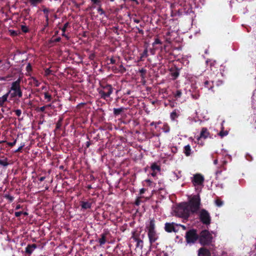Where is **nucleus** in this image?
I'll list each match as a JSON object with an SVG mask.
<instances>
[{
  "mask_svg": "<svg viewBox=\"0 0 256 256\" xmlns=\"http://www.w3.org/2000/svg\"><path fill=\"white\" fill-rule=\"evenodd\" d=\"M186 238L188 243L193 244L198 239V238H199V236L197 234L196 230H191L186 232Z\"/></svg>",
  "mask_w": 256,
  "mask_h": 256,
  "instance_id": "obj_7",
  "label": "nucleus"
},
{
  "mask_svg": "<svg viewBox=\"0 0 256 256\" xmlns=\"http://www.w3.org/2000/svg\"><path fill=\"white\" fill-rule=\"evenodd\" d=\"M178 74L176 72L174 73V74H173V76L176 77H177L178 76Z\"/></svg>",
  "mask_w": 256,
  "mask_h": 256,
  "instance_id": "obj_53",
  "label": "nucleus"
},
{
  "mask_svg": "<svg viewBox=\"0 0 256 256\" xmlns=\"http://www.w3.org/2000/svg\"><path fill=\"white\" fill-rule=\"evenodd\" d=\"M4 197L6 198L7 200H8L10 202H12L14 200V197L12 196H11L10 194H6L4 195Z\"/></svg>",
  "mask_w": 256,
  "mask_h": 256,
  "instance_id": "obj_27",
  "label": "nucleus"
},
{
  "mask_svg": "<svg viewBox=\"0 0 256 256\" xmlns=\"http://www.w3.org/2000/svg\"><path fill=\"white\" fill-rule=\"evenodd\" d=\"M44 97L46 100L47 102H50L52 100V96L48 92H44Z\"/></svg>",
  "mask_w": 256,
  "mask_h": 256,
  "instance_id": "obj_23",
  "label": "nucleus"
},
{
  "mask_svg": "<svg viewBox=\"0 0 256 256\" xmlns=\"http://www.w3.org/2000/svg\"><path fill=\"white\" fill-rule=\"evenodd\" d=\"M29 69H31V66H30V64H28L26 66V70H28Z\"/></svg>",
  "mask_w": 256,
  "mask_h": 256,
  "instance_id": "obj_50",
  "label": "nucleus"
},
{
  "mask_svg": "<svg viewBox=\"0 0 256 256\" xmlns=\"http://www.w3.org/2000/svg\"><path fill=\"white\" fill-rule=\"evenodd\" d=\"M24 146V143L21 144L20 146L17 150H16L14 151V152L17 153V152H21L22 148Z\"/></svg>",
  "mask_w": 256,
  "mask_h": 256,
  "instance_id": "obj_32",
  "label": "nucleus"
},
{
  "mask_svg": "<svg viewBox=\"0 0 256 256\" xmlns=\"http://www.w3.org/2000/svg\"><path fill=\"white\" fill-rule=\"evenodd\" d=\"M200 199L199 195L194 196L188 204V206L190 210V214L196 212L200 206Z\"/></svg>",
  "mask_w": 256,
  "mask_h": 256,
  "instance_id": "obj_5",
  "label": "nucleus"
},
{
  "mask_svg": "<svg viewBox=\"0 0 256 256\" xmlns=\"http://www.w3.org/2000/svg\"><path fill=\"white\" fill-rule=\"evenodd\" d=\"M174 214L176 216L187 218L190 214L188 204H182L178 206L174 210Z\"/></svg>",
  "mask_w": 256,
  "mask_h": 256,
  "instance_id": "obj_1",
  "label": "nucleus"
},
{
  "mask_svg": "<svg viewBox=\"0 0 256 256\" xmlns=\"http://www.w3.org/2000/svg\"><path fill=\"white\" fill-rule=\"evenodd\" d=\"M44 13L46 14H48V12H49L48 9L47 8H45L42 10Z\"/></svg>",
  "mask_w": 256,
  "mask_h": 256,
  "instance_id": "obj_44",
  "label": "nucleus"
},
{
  "mask_svg": "<svg viewBox=\"0 0 256 256\" xmlns=\"http://www.w3.org/2000/svg\"><path fill=\"white\" fill-rule=\"evenodd\" d=\"M10 92V90H9L8 92L4 94L2 97L0 98V106H2L4 103L7 101L8 95Z\"/></svg>",
  "mask_w": 256,
  "mask_h": 256,
  "instance_id": "obj_16",
  "label": "nucleus"
},
{
  "mask_svg": "<svg viewBox=\"0 0 256 256\" xmlns=\"http://www.w3.org/2000/svg\"><path fill=\"white\" fill-rule=\"evenodd\" d=\"M15 113H16V114L18 116H20V115H21V114H22V111L20 110H16L15 111H14Z\"/></svg>",
  "mask_w": 256,
  "mask_h": 256,
  "instance_id": "obj_38",
  "label": "nucleus"
},
{
  "mask_svg": "<svg viewBox=\"0 0 256 256\" xmlns=\"http://www.w3.org/2000/svg\"><path fill=\"white\" fill-rule=\"evenodd\" d=\"M37 248L36 244H28L26 248L25 252L26 254L30 255L33 251Z\"/></svg>",
  "mask_w": 256,
  "mask_h": 256,
  "instance_id": "obj_12",
  "label": "nucleus"
},
{
  "mask_svg": "<svg viewBox=\"0 0 256 256\" xmlns=\"http://www.w3.org/2000/svg\"><path fill=\"white\" fill-rule=\"evenodd\" d=\"M171 118L172 119H174L176 117V112H172L171 113Z\"/></svg>",
  "mask_w": 256,
  "mask_h": 256,
  "instance_id": "obj_41",
  "label": "nucleus"
},
{
  "mask_svg": "<svg viewBox=\"0 0 256 256\" xmlns=\"http://www.w3.org/2000/svg\"><path fill=\"white\" fill-rule=\"evenodd\" d=\"M182 176L181 172H173L170 174L171 180H176Z\"/></svg>",
  "mask_w": 256,
  "mask_h": 256,
  "instance_id": "obj_15",
  "label": "nucleus"
},
{
  "mask_svg": "<svg viewBox=\"0 0 256 256\" xmlns=\"http://www.w3.org/2000/svg\"><path fill=\"white\" fill-rule=\"evenodd\" d=\"M16 142V139H15L13 142H6V144L10 147L14 146Z\"/></svg>",
  "mask_w": 256,
  "mask_h": 256,
  "instance_id": "obj_33",
  "label": "nucleus"
},
{
  "mask_svg": "<svg viewBox=\"0 0 256 256\" xmlns=\"http://www.w3.org/2000/svg\"><path fill=\"white\" fill-rule=\"evenodd\" d=\"M210 132L206 128H202L200 133V136L197 138L198 144H203L202 142H200L201 138L206 139L210 136Z\"/></svg>",
  "mask_w": 256,
  "mask_h": 256,
  "instance_id": "obj_9",
  "label": "nucleus"
},
{
  "mask_svg": "<svg viewBox=\"0 0 256 256\" xmlns=\"http://www.w3.org/2000/svg\"><path fill=\"white\" fill-rule=\"evenodd\" d=\"M200 217L202 222L205 224H209L210 223V216L208 212L204 209L200 210Z\"/></svg>",
  "mask_w": 256,
  "mask_h": 256,
  "instance_id": "obj_8",
  "label": "nucleus"
},
{
  "mask_svg": "<svg viewBox=\"0 0 256 256\" xmlns=\"http://www.w3.org/2000/svg\"><path fill=\"white\" fill-rule=\"evenodd\" d=\"M198 256H210V252L206 248H200L198 250Z\"/></svg>",
  "mask_w": 256,
  "mask_h": 256,
  "instance_id": "obj_13",
  "label": "nucleus"
},
{
  "mask_svg": "<svg viewBox=\"0 0 256 256\" xmlns=\"http://www.w3.org/2000/svg\"><path fill=\"white\" fill-rule=\"evenodd\" d=\"M110 60V62H111L112 64H114V63H115L116 60H115L114 59V58H111V59Z\"/></svg>",
  "mask_w": 256,
  "mask_h": 256,
  "instance_id": "obj_49",
  "label": "nucleus"
},
{
  "mask_svg": "<svg viewBox=\"0 0 256 256\" xmlns=\"http://www.w3.org/2000/svg\"><path fill=\"white\" fill-rule=\"evenodd\" d=\"M46 178V177L45 176H42L40 177V178H39V180L40 182H42L44 181Z\"/></svg>",
  "mask_w": 256,
  "mask_h": 256,
  "instance_id": "obj_46",
  "label": "nucleus"
},
{
  "mask_svg": "<svg viewBox=\"0 0 256 256\" xmlns=\"http://www.w3.org/2000/svg\"><path fill=\"white\" fill-rule=\"evenodd\" d=\"M148 231V236L150 244L155 242L158 238L155 230V223L154 220H150L149 224L146 226Z\"/></svg>",
  "mask_w": 256,
  "mask_h": 256,
  "instance_id": "obj_4",
  "label": "nucleus"
},
{
  "mask_svg": "<svg viewBox=\"0 0 256 256\" xmlns=\"http://www.w3.org/2000/svg\"><path fill=\"white\" fill-rule=\"evenodd\" d=\"M2 158H4V159H0V165L6 168L9 164V163L8 162V158H5L4 156H3Z\"/></svg>",
  "mask_w": 256,
  "mask_h": 256,
  "instance_id": "obj_17",
  "label": "nucleus"
},
{
  "mask_svg": "<svg viewBox=\"0 0 256 256\" xmlns=\"http://www.w3.org/2000/svg\"><path fill=\"white\" fill-rule=\"evenodd\" d=\"M34 86L38 87L40 85V82H38V80L34 77H32L31 78V82H30Z\"/></svg>",
  "mask_w": 256,
  "mask_h": 256,
  "instance_id": "obj_20",
  "label": "nucleus"
},
{
  "mask_svg": "<svg viewBox=\"0 0 256 256\" xmlns=\"http://www.w3.org/2000/svg\"><path fill=\"white\" fill-rule=\"evenodd\" d=\"M61 40V38L60 37H58V38H55L54 40H53V42H60Z\"/></svg>",
  "mask_w": 256,
  "mask_h": 256,
  "instance_id": "obj_43",
  "label": "nucleus"
},
{
  "mask_svg": "<svg viewBox=\"0 0 256 256\" xmlns=\"http://www.w3.org/2000/svg\"><path fill=\"white\" fill-rule=\"evenodd\" d=\"M42 0H29V2L33 6H36L38 4L41 3Z\"/></svg>",
  "mask_w": 256,
  "mask_h": 256,
  "instance_id": "obj_24",
  "label": "nucleus"
},
{
  "mask_svg": "<svg viewBox=\"0 0 256 256\" xmlns=\"http://www.w3.org/2000/svg\"><path fill=\"white\" fill-rule=\"evenodd\" d=\"M179 226H182V227L183 228V229H184V230H185V229H186V227H185V226H183V225H180V224Z\"/></svg>",
  "mask_w": 256,
  "mask_h": 256,
  "instance_id": "obj_58",
  "label": "nucleus"
},
{
  "mask_svg": "<svg viewBox=\"0 0 256 256\" xmlns=\"http://www.w3.org/2000/svg\"><path fill=\"white\" fill-rule=\"evenodd\" d=\"M52 70L50 68H46L45 70L46 75H49L51 73Z\"/></svg>",
  "mask_w": 256,
  "mask_h": 256,
  "instance_id": "obj_40",
  "label": "nucleus"
},
{
  "mask_svg": "<svg viewBox=\"0 0 256 256\" xmlns=\"http://www.w3.org/2000/svg\"><path fill=\"white\" fill-rule=\"evenodd\" d=\"M132 238L135 240L137 242V246H138L140 243H142V241L140 240H139L136 238H135L134 236H133Z\"/></svg>",
  "mask_w": 256,
  "mask_h": 256,
  "instance_id": "obj_36",
  "label": "nucleus"
},
{
  "mask_svg": "<svg viewBox=\"0 0 256 256\" xmlns=\"http://www.w3.org/2000/svg\"><path fill=\"white\" fill-rule=\"evenodd\" d=\"M182 96V92L180 90H178L176 91V94H175V96L176 98H180Z\"/></svg>",
  "mask_w": 256,
  "mask_h": 256,
  "instance_id": "obj_37",
  "label": "nucleus"
},
{
  "mask_svg": "<svg viewBox=\"0 0 256 256\" xmlns=\"http://www.w3.org/2000/svg\"><path fill=\"white\" fill-rule=\"evenodd\" d=\"M204 181V178L200 174H196L193 178L192 182L194 186L202 184Z\"/></svg>",
  "mask_w": 256,
  "mask_h": 256,
  "instance_id": "obj_10",
  "label": "nucleus"
},
{
  "mask_svg": "<svg viewBox=\"0 0 256 256\" xmlns=\"http://www.w3.org/2000/svg\"><path fill=\"white\" fill-rule=\"evenodd\" d=\"M22 214H24L25 216H26L28 215V213L26 212H22Z\"/></svg>",
  "mask_w": 256,
  "mask_h": 256,
  "instance_id": "obj_51",
  "label": "nucleus"
},
{
  "mask_svg": "<svg viewBox=\"0 0 256 256\" xmlns=\"http://www.w3.org/2000/svg\"><path fill=\"white\" fill-rule=\"evenodd\" d=\"M93 4H96V0H92Z\"/></svg>",
  "mask_w": 256,
  "mask_h": 256,
  "instance_id": "obj_60",
  "label": "nucleus"
},
{
  "mask_svg": "<svg viewBox=\"0 0 256 256\" xmlns=\"http://www.w3.org/2000/svg\"><path fill=\"white\" fill-rule=\"evenodd\" d=\"M212 234L207 230H202L199 235V242L202 245L210 244L213 241Z\"/></svg>",
  "mask_w": 256,
  "mask_h": 256,
  "instance_id": "obj_3",
  "label": "nucleus"
},
{
  "mask_svg": "<svg viewBox=\"0 0 256 256\" xmlns=\"http://www.w3.org/2000/svg\"><path fill=\"white\" fill-rule=\"evenodd\" d=\"M156 172H154L153 171V172L151 173V174H152V176H156Z\"/></svg>",
  "mask_w": 256,
  "mask_h": 256,
  "instance_id": "obj_52",
  "label": "nucleus"
},
{
  "mask_svg": "<svg viewBox=\"0 0 256 256\" xmlns=\"http://www.w3.org/2000/svg\"><path fill=\"white\" fill-rule=\"evenodd\" d=\"M21 30H22V32H24V33H26V32H28V31H29L28 28L26 26H24V25L21 26Z\"/></svg>",
  "mask_w": 256,
  "mask_h": 256,
  "instance_id": "obj_28",
  "label": "nucleus"
},
{
  "mask_svg": "<svg viewBox=\"0 0 256 256\" xmlns=\"http://www.w3.org/2000/svg\"><path fill=\"white\" fill-rule=\"evenodd\" d=\"M160 40L158 39L156 40L154 42L155 44H160Z\"/></svg>",
  "mask_w": 256,
  "mask_h": 256,
  "instance_id": "obj_47",
  "label": "nucleus"
},
{
  "mask_svg": "<svg viewBox=\"0 0 256 256\" xmlns=\"http://www.w3.org/2000/svg\"><path fill=\"white\" fill-rule=\"evenodd\" d=\"M81 206L82 208L88 209L91 208L92 203L88 202H82Z\"/></svg>",
  "mask_w": 256,
  "mask_h": 256,
  "instance_id": "obj_19",
  "label": "nucleus"
},
{
  "mask_svg": "<svg viewBox=\"0 0 256 256\" xmlns=\"http://www.w3.org/2000/svg\"><path fill=\"white\" fill-rule=\"evenodd\" d=\"M21 206L20 204H18L16 207V210H19L21 208Z\"/></svg>",
  "mask_w": 256,
  "mask_h": 256,
  "instance_id": "obj_48",
  "label": "nucleus"
},
{
  "mask_svg": "<svg viewBox=\"0 0 256 256\" xmlns=\"http://www.w3.org/2000/svg\"><path fill=\"white\" fill-rule=\"evenodd\" d=\"M184 152L186 156H190L191 154V148L190 145H186L184 148Z\"/></svg>",
  "mask_w": 256,
  "mask_h": 256,
  "instance_id": "obj_21",
  "label": "nucleus"
},
{
  "mask_svg": "<svg viewBox=\"0 0 256 256\" xmlns=\"http://www.w3.org/2000/svg\"><path fill=\"white\" fill-rule=\"evenodd\" d=\"M87 188H88V189H90V188H92V186H90V185H88V186H87Z\"/></svg>",
  "mask_w": 256,
  "mask_h": 256,
  "instance_id": "obj_61",
  "label": "nucleus"
},
{
  "mask_svg": "<svg viewBox=\"0 0 256 256\" xmlns=\"http://www.w3.org/2000/svg\"><path fill=\"white\" fill-rule=\"evenodd\" d=\"M124 108H114V114L115 116L119 115L124 110Z\"/></svg>",
  "mask_w": 256,
  "mask_h": 256,
  "instance_id": "obj_22",
  "label": "nucleus"
},
{
  "mask_svg": "<svg viewBox=\"0 0 256 256\" xmlns=\"http://www.w3.org/2000/svg\"><path fill=\"white\" fill-rule=\"evenodd\" d=\"M20 79L18 78L12 84L10 95L11 98L18 97L19 98L22 96V92L20 87Z\"/></svg>",
  "mask_w": 256,
  "mask_h": 256,
  "instance_id": "obj_2",
  "label": "nucleus"
},
{
  "mask_svg": "<svg viewBox=\"0 0 256 256\" xmlns=\"http://www.w3.org/2000/svg\"><path fill=\"white\" fill-rule=\"evenodd\" d=\"M178 226V224H175L174 223H166L165 224V230L168 232H176V228Z\"/></svg>",
  "mask_w": 256,
  "mask_h": 256,
  "instance_id": "obj_11",
  "label": "nucleus"
},
{
  "mask_svg": "<svg viewBox=\"0 0 256 256\" xmlns=\"http://www.w3.org/2000/svg\"><path fill=\"white\" fill-rule=\"evenodd\" d=\"M217 163H218V160H214V164H217Z\"/></svg>",
  "mask_w": 256,
  "mask_h": 256,
  "instance_id": "obj_62",
  "label": "nucleus"
},
{
  "mask_svg": "<svg viewBox=\"0 0 256 256\" xmlns=\"http://www.w3.org/2000/svg\"><path fill=\"white\" fill-rule=\"evenodd\" d=\"M102 112V109H98V110H97V114L100 112Z\"/></svg>",
  "mask_w": 256,
  "mask_h": 256,
  "instance_id": "obj_57",
  "label": "nucleus"
},
{
  "mask_svg": "<svg viewBox=\"0 0 256 256\" xmlns=\"http://www.w3.org/2000/svg\"><path fill=\"white\" fill-rule=\"evenodd\" d=\"M118 71L120 73H124L126 72V70L122 64H120L118 68Z\"/></svg>",
  "mask_w": 256,
  "mask_h": 256,
  "instance_id": "obj_30",
  "label": "nucleus"
},
{
  "mask_svg": "<svg viewBox=\"0 0 256 256\" xmlns=\"http://www.w3.org/2000/svg\"><path fill=\"white\" fill-rule=\"evenodd\" d=\"M50 106V104L48 105V106ZM46 106H42L39 108L38 110L41 112H44Z\"/></svg>",
  "mask_w": 256,
  "mask_h": 256,
  "instance_id": "obj_35",
  "label": "nucleus"
},
{
  "mask_svg": "<svg viewBox=\"0 0 256 256\" xmlns=\"http://www.w3.org/2000/svg\"><path fill=\"white\" fill-rule=\"evenodd\" d=\"M45 18H46V26H48V20H49L48 14H46Z\"/></svg>",
  "mask_w": 256,
  "mask_h": 256,
  "instance_id": "obj_42",
  "label": "nucleus"
},
{
  "mask_svg": "<svg viewBox=\"0 0 256 256\" xmlns=\"http://www.w3.org/2000/svg\"><path fill=\"white\" fill-rule=\"evenodd\" d=\"M151 168H152V171H154V172H156V170L158 172L160 170V168L159 166H158V165H156V164H153Z\"/></svg>",
  "mask_w": 256,
  "mask_h": 256,
  "instance_id": "obj_26",
  "label": "nucleus"
},
{
  "mask_svg": "<svg viewBox=\"0 0 256 256\" xmlns=\"http://www.w3.org/2000/svg\"><path fill=\"white\" fill-rule=\"evenodd\" d=\"M209 82L208 81L206 80L204 82V84L205 86H206V85H208V84Z\"/></svg>",
  "mask_w": 256,
  "mask_h": 256,
  "instance_id": "obj_54",
  "label": "nucleus"
},
{
  "mask_svg": "<svg viewBox=\"0 0 256 256\" xmlns=\"http://www.w3.org/2000/svg\"><path fill=\"white\" fill-rule=\"evenodd\" d=\"M108 234L106 232L100 235V237L98 239V242L100 246H102L107 241V236Z\"/></svg>",
  "mask_w": 256,
  "mask_h": 256,
  "instance_id": "obj_14",
  "label": "nucleus"
},
{
  "mask_svg": "<svg viewBox=\"0 0 256 256\" xmlns=\"http://www.w3.org/2000/svg\"><path fill=\"white\" fill-rule=\"evenodd\" d=\"M62 36H66V34H65V33H63V32L62 34Z\"/></svg>",
  "mask_w": 256,
  "mask_h": 256,
  "instance_id": "obj_64",
  "label": "nucleus"
},
{
  "mask_svg": "<svg viewBox=\"0 0 256 256\" xmlns=\"http://www.w3.org/2000/svg\"><path fill=\"white\" fill-rule=\"evenodd\" d=\"M100 87L98 90L101 97L105 98L109 96L112 92V88L110 86L105 84L104 82H100Z\"/></svg>",
  "mask_w": 256,
  "mask_h": 256,
  "instance_id": "obj_6",
  "label": "nucleus"
},
{
  "mask_svg": "<svg viewBox=\"0 0 256 256\" xmlns=\"http://www.w3.org/2000/svg\"><path fill=\"white\" fill-rule=\"evenodd\" d=\"M228 134V132L227 131H220L219 133V135L221 136V137H223L224 136H226L227 134Z\"/></svg>",
  "mask_w": 256,
  "mask_h": 256,
  "instance_id": "obj_34",
  "label": "nucleus"
},
{
  "mask_svg": "<svg viewBox=\"0 0 256 256\" xmlns=\"http://www.w3.org/2000/svg\"><path fill=\"white\" fill-rule=\"evenodd\" d=\"M62 118H60L58 120L56 124V130L60 129V127L62 126Z\"/></svg>",
  "mask_w": 256,
  "mask_h": 256,
  "instance_id": "obj_25",
  "label": "nucleus"
},
{
  "mask_svg": "<svg viewBox=\"0 0 256 256\" xmlns=\"http://www.w3.org/2000/svg\"><path fill=\"white\" fill-rule=\"evenodd\" d=\"M11 34L12 35V36H16L17 35V32L14 31V30H12L11 32Z\"/></svg>",
  "mask_w": 256,
  "mask_h": 256,
  "instance_id": "obj_45",
  "label": "nucleus"
},
{
  "mask_svg": "<svg viewBox=\"0 0 256 256\" xmlns=\"http://www.w3.org/2000/svg\"><path fill=\"white\" fill-rule=\"evenodd\" d=\"M215 204L218 206H221L223 204V202L219 199H216L215 201Z\"/></svg>",
  "mask_w": 256,
  "mask_h": 256,
  "instance_id": "obj_31",
  "label": "nucleus"
},
{
  "mask_svg": "<svg viewBox=\"0 0 256 256\" xmlns=\"http://www.w3.org/2000/svg\"><path fill=\"white\" fill-rule=\"evenodd\" d=\"M6 140H2V141H0V144H2V143H4V142H6Z\"/></svg>",
  "mask_w": 256,
  "mask_h": 256,
  "instance_id": "obj_56",
  "label": "nucleus"
},
{
  "mask_svg": "<svg viewBox=\"0 0 256 256\" xmlns=\"http://www.w3.org/2000/svg\"><path fill=\"white\" fill-rule=\"evenodd\" d=\"M94 56V54H92V55L90 56V58H92Z\"/></svg>",
  "mask_w": 256,
  "mask_h": 256,
  "instance_id": "obj_63",
  "label": "nucleus"
},
{
  "mask_svg": "<svg viewBox=\"0 0 256 256\" xmlns=\"http://www.w3.org/2000/svg\"><path fill=\"white\" fill-rule=\"evenodd\" d=\"M97 11L100 14V15L102 16V22H105L106 20L107 19V18L106 16V15L104 14L103 10L100 7L98 8Z\"/></svg>",
  "mask_w": 256,
  "mask_h": 256,
  "instance_id": "obj_18",
  "label": "nucleus"
},
{
  "mask_svg": "<svg viewBox=\"0 0 256 256\" xmlns=\"http://www.w3.org/2000/svg\"><path fill=\"white\" fill-rule=\"evenodd\" d=\"M22 214V211L15 212L14 215L16 217H19Z\"/></svg>",
  "mask_w": 256,
  "mask_h": 256,
  "instance_id": "obj_39",
  "label": "nucleus"
},
{
  "mask_svg": "<svg viewBox=\"0 0 256 256\" xmlns=\"http://www.w3.org/2000/svg\"><path fill=\"white\" fill-rule=\"evenodd\" d=\"M134 22L136 23H138L140 22V20H134Z\"/></svg>",
  "mask_w": 256,
  "mask_h": 256,
  "instance_id": "obj_55",
  "label": "nucleus"
},
{
  "mask_svg": "<svg viewBox=\"0 0 256 256\" xmlns=\"http://www.w3.org/2000/svg\"><path fill=\"white\" fill-rule=\"evenodd\" d=\"M68 26H70V23L68 22H67L66 24H64V26L62 28V32H63V33H65L67 28Z\"/></svg>",
  "mask_w": 256,
  "mask_h": 256,
  "instance_id": "obj_29",
  "label": "nucleus"
},
{
  "mask_svg": "<svg viewBox=\"0 0 256 256\" xmlns=\"http://www.w3.org/2000/svg\"><path fill=\"white\" fill-rule=\"evenodd\" d=\"M144 188L141 189L140 190V193L142 194L144 192Z\"/></svg>",
  "mask_w": 256,
  "mask_h": 256,
  "instance_id": "obj_59",
  "label": "nucleus"
}]
</instances>
